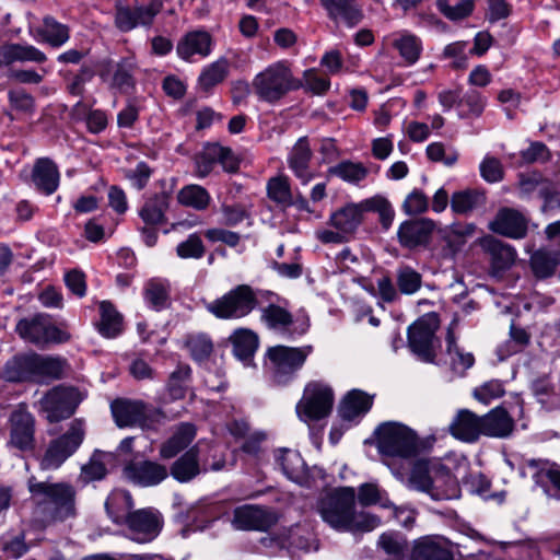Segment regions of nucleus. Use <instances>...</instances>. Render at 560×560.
Instances as JSON below:
<instances>
[{"instance_id": "f03ea898", "label": "nucleus", "mask_w": 560, "mask_h": 560, "mask_svg": "<svg viewBox=\"0 0 560 560\" xmlns=\"http://www.w3.org/2000/svg\"><path fill=\"white\" fill-rule=\"evenodd\" d=\"M27 489L34 504V516L43 526L77 515V492L68 482L38 481L31 476Z\"/></svg>"}, {"instance_id": "0eeeda50", "label": "nucleus", "mask_w": 560, "mask_h": 560, "mask_svg": "<svg viewBox=\"0 0 560 560\" xmlns=\"http://www.w3.org/2000/svg\"><path fill=\"white\" fill-rule=\"evenodd\" d=\"M15 332L26 343L37 348H46L52 343H65L71 335L58 326L46 313H35L20 318L15 325Z\"/></svg>"}, {"instance_id": "20e7f679", "label": "nucleus", "mask_w": 560, "mask_h": 560, "mask_svg": "<svg viewBox=\"0 0 560 560\" xmlns=\"http://www.w3.org/2000/svg\"><path fill=\"white\" fill-rule=\"evenodd\" d=\"M398 468L404 469L405 475L397 479L409 489L424 492L435 501L459 497L455 479L448 472H444L439 463L415 458L409 464H401Z\"/></svg>"}, {"instance_id": "8fccbe9b", "label": "nucleus", "mask_w": 560, "mask_h": 560, "mask_svg": "<svg viewBox=\"0 0 560 560\" xmlns=\"http://www.w3.org/2000/svg\"><path fill=\"white\" fill-rule=\"evenodd\" d=\"M230 61L225 57H220L206 66L198 78L200 89L208 91L221 83L228 77Z\"/></svg>"}, {"instance_id": "338daca9", "label": "nucleus", "mask_w": 560, "mask_h": 560, "mask_svg": "<svg viewBox=\"0 0 560 560\" xmlns=\"http://www.w3.org/2000/svg\"><path fill=\"white\" fill-rule=\"evenodd\" d=\"M205 252L202 240L197 233L190 234L187 240L180 242L176 247V253L182 259H199L205 255Z\"/></svg>"}, {"instance_id": "2f4dec72", "label": "nucleus", "mask_w": 560, "mask_h": 560, "mask_svg": "<svg viewBox=\"0 0 560 560\" xmlns=\"http://www.w3.org/2000/svg\"><path fill=\"white\" fill-rule=\"evenodd\" d=\"M269 524L266 511L255 505H243L234 510L232 525L241 530H264Z\"/></svg>"}, {"instance_id": "bb28decb", "label": "nucleus", "mask_w": 560, "mask_h": 560, "mask_svg": "<svg viewBox=\"0 0 560 560\" xmlns=\"http://www.w3.org/2000/svg\"><path fill=\"white\" fill-rule=\"evenodd\" d=\"M36 353L18 354L9 359L2 370L1 377L11 383H36Z\"/></svg>"}, {"instance_id": "cd10ccee", "label": "nucleus", "mask_w": 560, "mask_h": 560, "mask_svg": "<svg viewBox=\"0 0 560 560\" xmlns=\"http://www.w3.org/2000/svg\"><path fill=\"white\" fill-rule=\"evenodd\" d=\"M47 56L44 51L30 44L12 43L0 46V67L15 62L44 63Z\"/></svg>"}, {"instance_id": "f257e3e1", "label": "nucleus", "mask_w": 560, "mask_h": 560, "mask_svg": "<svg viewBox=\"0 0 560 560\" xmlns=\"http://www.w3.org/2000/svg\"><path fill=\"white\" fill-rule=\"evenodd\" d=\"M315 511L322 521L336 532L366 533L380 525V518L355 509V491L340 487L323 493L316 501Z\"/></svg>"}, {"instance_id": "de8ad7c7", "label": "nucleus", "mask_w": 560, "mask_h": 560, "mask_svg": "<svg viewBox=\"0 0 560 560\" xmlns=\"http://www.w3.org/2000/svg\"><path fill=\"white\" fill-rule=\"evenodd\" d=\"M177 200L182 206L192 208L197 211H203L209 207L211 196L205 187L190 184L179 189Z\"/></svg>"}, {"instance_id": "0e129e2a", "label": "nucleus", "mask_w": 560, "mask_h": 560, "mask_svg": "<svg viewBox=\"0 0 560 560\" xmlns=\"http://www.w3.org/2000/svg\"><path fill=\"white\" fill-rule=\"evenodd\" d=\"M165 207L164 197H155L144 203L140 217L148 225H158L164 221Z\"/></svg>"}, {"instance_id": "49530a36", "label": "nucleus", "mask_w": 560, "mask_h": 560, "mask_svg": "<svg viewBox=\"0 0 560 560\" xmlns=\"http://www.w3.org/2000/svg\"><path fill=\"white\" fill-rule=\"evenodd\" d=\"M100 322L97 329L106 338H115L122 330V317L108 301L100 303Z\"/></svg>"}, {"instance_id": "c03bdc74", "label": "nucleus", "mask_w": 560, "mask_h": 560, "mask_svg": "<svg viewBox=\"0 0 560 560\" xmlns=\"http://www.w3.org/2000/svg\"><path fill=\"white\" fill-rule=\"evenodd\" d=\"M105 508L110 520L116 524H125L132 513L133 501L130 492L114 490L105 502Z\"/></svg>"}, {"instance_id": "4d7b16f0", "label": "nucleus", "mask_w": 560, "mask_h": 560, "mask_svg": "<svg viewBox=\"0 0 560 560\" xmlns=\"http://www.w3.org/2000/svg\"><path fill=\"white\" fill-rule=\"evenodd\" d=\"M368 168L362 163L342 161L330 168V174L350 184H358L368 176Z\"/></svg>"}, {"instance_id": "5701e85b", "label": "nucleus", "mask_w": 560, "mask_h": 560, "mask_svg": "<svg viewBox=\"0 0 560 560\" xmlns=\"http://www.w3.org/2000/svg\"><path fill=\"white\" fill-rule=\"evenodd\" d=\"M124 475L137 486L154 487L167 478L168 469L152 460L130 462L124 467Z\"/></svg>"}, {"instance_id": "7ed1b4c3", "label": "nucleus", "mask_w": 560, "mask_h": 560, "mask_svg": "<svg viewBox=\"0 0 560 560\" xmlns=\"http://www.w3.org/2000/svg\"><path fill=\"white\" fill-rule=\"evenodd\" d=\"M376 446L384 456L385 465L396 478H401L405 470L398 468L417 458L421 450V441L417 433L399 422L382 423L376 429Z\"/></svg>"}, {"instance_id": "f3484780", "label": "nucleus", "mask_w": 560, "mask_h": 560, "mask_svg": "<svg viewBox=\"0 0 560 560\" xmlns=\"http://www.w3.org/2000/svg\"><path fill=\"white\" fill-rule=\"evenodd\" d=\"M135 70L133 57H124L118 61L106 59L100 65L98 75L110 89L127 92L135 85Z\"/></svg>"}, {"instance_id": "dca6fc26", "label": "nucleus", "mask_w": 560, "mask_h": 560, "mask_svg": "<svg viewBox=\"0 0 560 560\" xmlns=\"http://www.w3.org/2000/svg\"><path fill=\"white\" fill-rule=\"evenodd\" d=\"M161 514L151 509H141L132 512L125 525L128 537L139 544L150 542L155 539L162 529Z\"/></svg>"}, {"instance_id": "4be33fe9", "label": "nucleus", "mask_w": 560, "mask_h": 560, "mask_svg": "<svg viewBox=\"0 0 560 560\" xmlns=\"http://www.w3.org/2000/svg\"><path fill=\"white\" fill-rule=\"evenodd\" d=\"M35 420L25 407H19L10 417V443L21 451L35 446Z\"/></svg>"}, {"instance_id": "a211bd4d", "label": "nucleus", "mask_w": 560, "mask_h": 560, "mask_svg": "<svg viewBox=\"0 0 560 560\" xmlns=\"http://www.w3.org/2000/svg\"><path fill=\"white\" fill-rule=\"evenodd\" d=\"M529 219L520 210L504 207L498 210L488 229L499 235L521 240L527 235Z\"/></svg>"}, {"instance_id": "412c9836", "label": "nucleus", "mask_w": 560, "mask_h": 560, "mask_svg": "<svg viewBox=\"0 0 560 560\" xmlns=\"http://www.w3.org/2000/svg\"><path fill=\"white\" fill-rule=\"evenodd\" d=\"M275 458L279 469L290 481L302 487L313 485L314 470L307 468L299 452L289 448L279 450Z\"/></svg>"}, {"instance_id": "b1692460", "label": "nucleus", "mask_w": 560, "mask_h": 560, "mask_svg": "<svg viewBox=\"0 0 560 560\" xmlns=\"http://www.w3.org/2000/svg\"><path fill=\"white\" fill-rule=\"evenodd\" d=\"M213 49V39L210 33L195 30L186 33L177 43L176 52L185 61L208 57Z\"/></svg>"}, {"instance_id": "a19ab883", "label": "nucleus", "mask_w": 560, "mask_h": 560, "mask_svg": "<svg viewBox=\"0 0 560 560\" xmlns=\"http://www.w3.org/2000/svg\"><path fill=\"white\" fill-rule=\"evenodd\" d=\"M390 44L399 52L406 66L415 65L423 49L421 39L406 31L393 34Z\"/></svg>"}, {"instance_id": "ddd939ff", "label": "nucleus", "mask_w": 560, "mask_h": 560, "mask_svg": "<svg viewBox=\"0 0 560 560\" xmlns=\"http://www.w3.org/2000/svg\"><path fill=\"white\" fill-rule=\"evenodd\" d=\"M334 402L332 388L326 383L314 381L305 386L295 409L302 421H318L331 412Z\"/></svg>"}, {"instance_id": "79ce46f5", "label": "nucleus", "mask_w": 560, "mask_h": 560, "mask_svg": "<svg viewBox=\"0 0 560 560\" xmlns=\"http://www.w3.org/2000/svg\"><path fill=\"white\" fill-rule=\"evenodd\" d=\"M196 436V428L191 423H180L173 435L162 444L160 456L170 459L186 448Z\"/></svg>"}, {"instance_id": "bf43d9fd", "label": "nucleus", "mask_w": 560, "mask_h": 560, "mask_svg": "<svg viewBox=\"0 0 560 560\" xmlns=\"http://www.w3.org/2000/svg\"><path fill=\"white\" fill-rule=\"evenodd\" d=\"M396 282L402 294H413L422 283L421 275L410 266H399L396 271Z\"/></svg>"}, {"instance_id": "69168bd1", "label": "nucleus", "mask_w": 560, "mask_h": 560, "mask_svg": "<svg viewBox=\"0 0 560 560\" xmlns=\"http://www.w3.org/2000/svg\"><path fill=\"white\" fill-rule=\"evenodd\" d=\"M474 5V0H459L454 5H452L448 0H438L440 11L452 21L468 16L472 12Z\"/></svg>"}, {"instance_id": "09e8293b", "label": "nucleus", "mask_w": 560, "mask_h": 560, "mask_svg": "<svg viewBox=\"0 0 560 560\" xmlns=\"http://www.w3.org/2000/svg\"><path fill=\"white\" fill-rule=\"evenodd\" d=\"M268 198L282 208L293 206V192L291 190L290 179L287 176L278 175L267 182Z\"/></svg>"}, {"instance_id": "9b49d317", "label": "nucleus", "mask_w": 560, "mask_h": 560, "mask_svg": "<svg viewBox=\"0 0 560 560\" xmlns=\"http://www.w3.org/2000/svg\"><path fill=\"white\" fill-rule=\"evenodd\" d=\"M257 306L256 292L246 284L237 285L221 298L207 303V311L220 319H238Z\"/></svg>"}, {"instance_id": "9d476101", "label": "nucleus", "mask_w": 560, "mask_h": 560, "mask_svg": "<svg viewBox=\"0 0 560 560\" xmlns=\"http://www.w3.org/2000/svg\"><path fill=\"white\" fill-rule=\"evenodd\" d=\"M364 213L361 201L347 203L330 214L328 224L331 229L317 230L316 238L323 244L349 242L361 225Z\"/></svg>"}, {"instance_id": "4468645a", "label": "nucleus", "mask_w": 560, "mask_h": 560, "mask_svg": "<svg viewBox=\"0 0 560 560\" xmlns=\"http://www.w3.org/2000/svg\"><path fill=\"white\" fill-rule=\"evenodd\" d=\"M439 326V316L432 312L421 316L408 328V347L423 362L434 361Z\"/></svg>"}, {"instance_id": "13d9d810", "label": "nucleus", "mask_w": 560, "mask_h": 560, "mask_svg": "<svg viewBox=\"0 0 560 560\" xmlns=\"http://www.w3.org/2000/svg\"><path fill=\"white\" fill-rule=\"evenodd\" d=\"M359 501L362 505H374L386 509L393 505L385 490L381 489L376 483H363L359 487Z\"/></svg>"}, {"instance_id": "473e14b6", "label": "nucleus", "mask_w": 560, "mask_h": 560, "mask_svg": "<svg viewBox=\"0 0 560 560\" xmlns=\"http://www.w3.org/2000/svg\"><path fill=\"white\" fill-rule=\"evenodd\" d=\"M377 550L383 560H409L411 549L402 534L386 532L378 537Z\"/></svg>"}, {"instance_id": "6e6552de", "label": "nucleus", "mask_w": 560, "mask_h": 560, "mask_svg": "<svg viewBox=\"0 0 560 560\" xmlns=\"http://www.w3.org/2000/svg\"><path fill=\"white\" fill-rule=\"evenodd\" d=\"M261 323L283 339L295 340L310 329V318L303 313L292 314L287 302L276 303L273 300L260 308Z\"/></svg>"}, {"instance_id": "6ab92c4d", "label": "nucleus", "mask_w": 560, "mask_h": 560, "mask_svg": "<svg viewBox=\"0 0 560 560\" xmlns=\"http://www.w3.org/2000/svg\"><path fill=\"white\" fill-rule=\"evenodd\" d=\"M455 546L445 537L428 535L412 544L409 560H454Z\"/></svg>"}, {"instance_id": "603ef678", "label": "nucleus", "mask_w": 560, "mask_h": 560, "mask_svg": "<svg viewBox=\"0 0 560 560\" xmlns=\"http://www.w3.org/2000/svg\"><path fill=\"white\" fill-rule=\"evenodd\" d=\"M184 347L197 362L208 360L213 351L212 339L205 332L188 334L184 339Z\"/></svg>"}, {"instance_id": "aec40b11", "label": "nucleus", "mask_w": 560, "mask_h": 560, "mask_svg": "<svg viewBox=\"0 0 560 560\" xmlns=\"http://www.w3.org/2000/svg\"><path fill=\"white\" fill-rule=\"evenodd\" d=\"M525 469L548 498L560 500V466L545 459H529Z\"/></svg>"}, {"instance_id": "37998d69", "label": "nucleus", "mask_w": 560, "mask_h": 560, "mask_svg": "<svg viewBox=\"0 0 560 560\" xmlns=\"http://www.w3.org/2000/svg\"><path fill=\"white\" fill-rule=\"evenodd\" d=\"M202 470L198 460V448L195 446L173 463L168 474L178 482H188Z\"/></svg>"}, {"instance_id": "39448f33", "label": "nucleus", "mask_w": 560, "mask_h": 560, "mask_svg": "<svg viewBox=\"0 0 560 560\" xmlns=\"http://www.w3.org/2000/svg\"><path fill=\"white\" fill-rule=\"evenodd\" d=\"M303 82L294 77L290 62L279 60L270 63L258 72L253 81L252 88L261 102L276 104L292 91L301 89Z\"/></svg>"}, {"instance_id": "052dcab7", "label": "nucleus", "mask_w": 560, "mask_h": 560, "mask_svg": "<svg viewBox=\"0 0 560 560\" xmlns=\"http://www.w3.org/2000/svg\"><path fill=\"white\" fill-rule=\"evenodd\" d=\"M486 106V98L476 90L467 91L459 102L458 115L460 118L478 117Z\"/></svg>"}, {"instance_id": "680f3d73", "label": "nucleus", "mask_w": 560, "mask_h": 560, "mask_svg": "<svg viewBox=\"0 0 560 560\" xmlns=\"http://www.w3.org/2000/svg\"><path fill=\"white\" fill-rule=\"evenodd\" d=\"M558 264V257L547 250H537L530 257L532 268L535 275L540 278L551 276Z\"/></svg>"}, {"instance_id": "58836bf2", "label": "nucleus", "mask_w": 560, "mask_h": 560, "mask_svg": "<svg viewBox=\"0 0 560 560\" xmlns=\"http://www.w3.org/2000/svg\"><path fill=\"white\" fill-rule=\"evenodd\" d=\"M458 326L457 318H454L446 332V353L450 358V364L452 370L456 374H463L466 370L471 368L475 362V358L470 352H464L456 345V337L454 330Z\"/></svg>"}, {"instance_id": "e433bc0d", "label": "nucleus", "mask_w": 560, "mask_h": 560, "mask_svg": "<svg viewBox=\"0 0 560 560\" xmlns=\"http://www.w3.org/2000/svg\"><path fill=\"white\" fill-rule=\"evenodd\" d=\"M372 397L359 389H352L342 399L339 406V416L342 420L353 421L364 416L372 407Z\"/></svg>"}, {"instance_id": "1a4fd4ad", "label": "nucleus", "mask_w": 560, "mask_h": 560, "mask_svg": "<svg viewBox=\"0 0 560 560\" xmlns=\"http://www.w3.org/2000/svg\"><path fill=\"white\" fill-rule=\"evenodd\" d=\"M110 410L119 428L139 427L142 430H155L165 419L160 409L142 400L116 399L110 404Z\"/></svg>"}, {"instance_id": "393cba45", "label": "nucleus", "mask_w": 560, "mask_h": 560, "mask_svg": "<svg viewBox=\"0 0 560 560\" xmlns=\"http://www.w3.org/2000/svg\"><path fill=\"white\" fill-rule=\"evenodd\" d=\"M433 230L434 223L429 219L406 220L398 228V242L408 249L425 246Z\"/></svg>"}, {"instance_id": "72a5a7b5", "label": "nucleus", "mask_w": 560, "mask_h": 560, "mask_svg": "<svg viewBox=\"0 0 560 560\" xmlns=\"http://www.w3.org/2000/svg\"><path fill=\"white\" fill-rule=\"evenodd\" d=\"M328 16L352 27L362 20V11L355 0H319Z\"/></svg>"}, {"instance_id": "6e6d98bb", "label": "nucleus", "mask_w": 560, "mask_h": 560, "mask_svg": "<svg viewBox=\"0 0 560 560\" xmlns=\"http://www.w3.org/2000/svg\"><path fill=\"white\" fill-rule=\"evenodd\" d=\"M221 145L218 143H208L202 151L195 158V172L197 177H207L218 164Z\"/></svg>"}, {"instance_id": "864d4df0", "label": "nucleus", "mask_w": 560, "mask_h": 560, "mask_svg": "<svg viewBox=\"0 0 560 560\" xmlns=\"http://www.w3.org/2000/svg\"><path fill=\"white\" fill-rule=\"evenodd\" d=\"M36 383L60 378L65 372V360L36 354Z\"/></svg>"}, {"instance_id": "7c9ffc66", "label": "nucleus", "mask_w": 560, "mask_h": 560, "mask_svg": "<svg viewBox=\"0 0 560 560\" xmlns=\"http://www.w3.org/2000/svg\"><path fill=\"white\" fill-rule=\"evenodd\" d=\"M311 159L310 142L306 137H302L293 145L288 158V164L303 185H307L313 179V173L310 170Z\"/></svg>"}, {"instance_id": "ea45409f", "label": "nucleus", "mask_w": 560, "mask_h": 560, "mask_svg": "<svg viewBox=\"0 0 560 560\" xmlns=\"http://www.w3.org/2000/svg\"><path fill=\"white\" fill-rule=\"evenodd\" d=\"M483 249L490 255L492 268L495 271L509 269L516 259L513 246L493 237H486L481 243Z\"/></svg>"}, {"instance_id": "e2e57ef3", "label": "nucleus", "mask_w": 560, "mask_h": 560, "mask_svg": "<svg viewBox=\"0 0 560 560\" xmlns=\"http://www.w3.org/2000/svg\"><path fill=\"white\" fill-rule=\"evenodd\" d=\"M30 546L25 542L24 534L5 535L0 538V550L8 558L19 559L25 555Z\"/></svg>"}, {"instance_id": "4c0bfd02", "label": "nucleus", "mask_w": 560, "mask_h": 560, "mask_svg": "<svg viewBox=\"0 0 560 560\" xmlns=\"http://www.w3.org/2000/svg\"><path fill=\"white\" fill-rule=\"evenodd\" d=\"M230 341L234 355L244 364L249 365L259 347L258 335L250 329L238 328L230 336Z\"/></svg>"}, {"instance_id": "a878e982", "label": "nucleus", "mask_w": 560, "mask_h": 560, "mask_svg": "<svg viewBox=\"0 0 560 560\" xmlns=\"http://www.w3.org/2000/svg\"><path fill=\"white\" fill-rule=\"evenodd\" d=\"M28 33L36 42L47 43L51 47H60L70 38L68 26L52 16H45L40 25L30 22Z\"/></svg>"}, {"instance_id": "2eb2a0df", "label": "nucleus", "mask_w": 560, "mask_h": 560, "mask_svg": "<svg viewBox=\"0 0 560 560\" xmlns=\"http://www.w3.org/2000/svg\"><path fill=\"white\" fill-rule=\"evenodd\" d=\"M84 397L74 387L56 386L42 397L39 408L49 422H57L69 418Z\"/></svg>"}, {"instance_id": "f704fd0d", "label": "nucleus", "mask_w": 560, "mask_h": 560, "mask_svg": "<svg viewBox=\"0 0 560 560\" xmlns=\"http://www.w3.org/2000/svg\"><path fill=\"white\" fill-rule=\"evenodd\" d=\"M143 299L145 304L160 312L171 304V283L164 278L149 279L143 287Z\"/></svg>"}, {"instance_id": "c9c22d12", "label": "nucleus", "mask_w": 560, "mask_h": 560, "mask_svg": "<svg viewBox=\"0 0 560 560\" xmlns=\"http://www.w3.org/2000/svg\"><path fill=\"white\" fill-rule=\"evenodd\" d=\"M482 434L506 438L514 428V421L504 408L497 407L481 417Z\"/></svg>"}, {"instance_id": "c756f323", "label": "nucleus", "mask_w": 560, "mask_h": 560, "mask_svg": "<svg viewBox=\"0 0 560 560\" xmlns=\"http://www.w3.org/2000/svg\"><path fill=\"white\" fill-rule=\"evenodd\" d=\"M450 432L457 440L475 442L482 434L481 417L468 409H462L451 422Z\"/></svg>"}, {"instance_id": "5fc2aeb1", "label": "nucleus", "mask_w": 560, "mask_h": 560, "mask_svg": "<svg viewBox=\"0 0 560 560\" xmlns=\"http://www.w3.org/2000/svg\"><path fill=\"white\" fill-rule=\"evenodd\" d=\"M364 212H376L384 230H388L395 218V210L390 202L383 196L376 195L361 200Z\"/></svg>"}, {"instance_id": "423d86ee", "label": "nucleus", "mask_w": 560, "mask_h": 560, "mask_svg": "<svg viewBox=\"0 0 560 560\" xmlns=\"http://www.w3.org/2000/svg\"><path fill=\"white\" fill-rule=\"evenodd\" d=\"M313 352V346L287 347L282 345L270 347L266 352L265 368L272 382L287 385L304 365Z\"/></svg>"}, {"instance_id": "c85d7f7f", "label": "nucleus", "mask_w": 560, "mask_h": 560, "mask_svg": "<svg viewBox=\"0 0 560 560\" xmlns=\"http://www.w3.org/2000/svg\"><path fill=\"white\" fill-rule=\"evenodd\" d=\"M32 180L37 190L46 196L52 195L60 183L58 166L50 159H38L33 167Z\"/></svg>"}, {"instance_id": "f8f14e48", "label": "nucleus", "mask_w": 560, "mask_h": 560, "mask_svg": "<svg viewBox=\"0 0 560 560\" xmlns=\"http://www.w3.org/2000/svg\"><path fill=\"white\" fill-rule=\"evenodd\" d=\"M84 435V421L74 419L62 435L50 441L40 459V468L43 470L59 468L79 448Z\"/></svg>"}, {"instance_id": "774afa93", "label": "nucleus", "mask_w": 560, "mask_h": 560, "mask_svg": "<svg viewBox=\"0 0 560 560\" xmlns=\"http://www.w3.org/2000/svg\"><path fill=\"white\" fill-rule=\"evenodd\" d=\"M428 159L432 162H440L446 166H453L458 160V152L450 148L448 150L442 142H432L425 149Z\"/></svg>"}, {"instance_id": "3c124183", "label": "nucleus", "mask_w": 560, "mask_h": 560, "mask_svg": "<svg viewBox=\"0 0 560 560\" xmlns=\"http://www.w3.org/2000/svg\"><path fill=\"white\" fill-rule=\"evenodd\" d=\"M190 376L191 369L188 364L180 363L171 373L166 383V392L172 400L183 399L186 396Z\"/></svg>"}, {"instance_id": "a18cd8bd", "label": "nucleus", "mask_w": 560, "mask_h": 560, "mask_svg": "<svg viewBox=\"0 0 560 560\" xmlns=\"http://www.w3.org/2000/svg\"><path fill=\"white\" fill-rule=\"evenodd\" d=\"M483 191L478 189L459 190L451 197V209L456 214H467L486 205Z\"/></svg>"}]
</instances>
